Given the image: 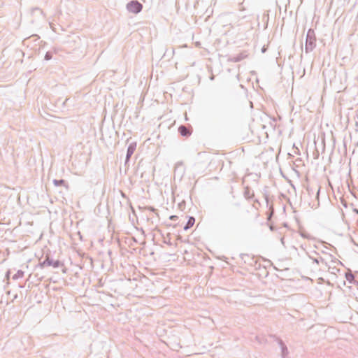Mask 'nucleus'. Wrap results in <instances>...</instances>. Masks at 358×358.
Listing matches in <instances>:
<instances>
[{"label":"nucleus","instance_id":"obj_41","mask_svg":"<svg viewBox=\"0 0 358 358\" xmlns=\"http://www.w3.org/2000/svg\"><path fill=\"white\" fill-rule=\"evenodd\" d=\"M303 45H301V46H300V49H301V51H303Z\"/></svg>","mask_w":358,"mask_h":358},{"label":"nucleus","instance_id":"obj_30","mask_svg":"<svg viewBox=\"0 0 358 358\" xmlns=\"http://www.w3.org/2000/svg\"><path fill=\"white\" fill-rule=\"evenodd\" d=\"M317 194H316V199H318L321 187L319 185H317Z\"/></svg>","mask_w":358,"mask_h":358},{"label":"nucleus","instance_id":"obj_11","mask_svg":"<svg viewBox=\"0 0 358 358\" xmlns=\"http://www.w3.org/2000/svg\"><path fill=\"white\" fill-rule=\"evenodd\" d=\"M317 38L313 29H309L306 33L305 45H315Z\"/></svg>","mask_w":358,"mask_h":358},{"label":"nucleus","instance_id":"obj_28","mask_svg":"<svg viewBox=\"0 0 358 358\" xmlns=\"http://www.w3.org/2000/svg\"><path fill=\"white\" fill-rule=\"evenodd\" d=\"M232 206H234V207H236V208H240L241 204L240 202L236 201V202L233 203Z\"/></svg>","mask_w":358,"mask_h":358},{"label":"nucleus","instance_id":"obj_42","mask_svg":"<svg viewBox=\"0 0 358 358\" xmlns=\"http://www.w3.org/2000/svg\"><path fill=\"white\" fill-rule=\"evenodd\" d=\"M281 242L282 244H284V238H281Z\"/></svg>","mask_w":358,"mask_h":358},{"label":"nucleus","instance_id":"obj_2","mask_svg":"<svg viewBox=\"0 0 358 358\" xmlns=\"http://www.w3.org/2000/svg\"><path fill=\"white\" fill-rule=\"evenodd\" d=\"M143 8V4L138 0H131L126 4L127 11L135 15L141 13Z\"/></svg>","mask_w":358,"mask_h":358},{"label":"nucleus","instance_id":"obj_10","mask_svg":"<svg viewBox=\"0 0 358 358\" xmlns=\"http://www.w3.org/2000/svg\"><path fill=\"white\" fill-rule=\"evenodd\" d=\"M178 133L183 137H189L192 132V126L189 124H181L178 129Z\"/></svg>","mask_w":358,"mask_h":358},{"label":"nucleus","instance_id":"obj_26","mask_svg":"<svg viewBox=\"0 0 358 358\" xmlns=\"http://www.w3.org/2000/svg\"><path fill=\"white\" fill-rule=\"evenodd\" d=\"M163 243L169 245H172V243L171 242L170 239L167 240L166 238H164Z\"/></svg>","mask_w":358,"mask_h":358},{"label":"nucleus","instance_id":"obj_5","mask_svg":"<svg viewBox=\"0 0 358 358\" xmlns=\"http://www.w3.org/2000/svg\"><path fill=\"white\" fill-rule=\"evenodd\" d=\"M274 341L277 342L281 350L282 358H288L289 350L283 341L276 335L270 336Z\"/></svg>","mask_w":358,"mask_h":358},{"label":"nucleus","instance_id":"obj_12","mask_svg":"<svg viewBox=\"0 0 358 358\" xmlns=\"http://www.w3.org/2000/svg\"><path fill=\"white\" fill-rule=\"evenodd\" d=\"M52 182L55 187H64L66 190L69 189V185L64 179H54Z\"/></svg>","mask_w":358,"mask_h":358},{"label":"nucleus","instance_id":"obj_16","mask_svg":"<svg viewBox=\"0 0 358 358\" xmlns=\"http://www.w3.org/2000/svg\"><path fill=\"white\" fill-rule=\"evenodd\" d=\"M309 258L310 259H312V261L313 262V263H315L317 264H319L320 262L322 263L323 264H324L327 267H328L329 268H330V266L328 265L327 262L324 260V259H323L322 257H319V258H315V257H313L310 255H309Z\"/></svg>","mask_w":358,"mask_h":358},{"label":"nucleus","instance_id":"obj_40","mask_svg":"<svg viewBox=\"0 0 358 358\" xmlns=\"http://www.w3.org/2000/svg\"><path fill=\"white\" fill-rule=\"evenodd\" d=\"M334 262H338L339 264H342V263H341V261H339V260H338V259H336V260H335V261H334Z\"/></svg>","mask_w":358,"mask_h":358},{"label":"nucleus","instance_id":"obj_14","mask_svg":"<svg viewBox=\"0 0 358 358\" xmlns=\"http://www.w3.org/2000/svg\"><path fill=\"white\" fill-rule=\"evenodd\" d=\"M194 223H195L194 217L189 216L186 224L183 227L184 230L187 231L188 229H189L190 228H192L193 227Z\"/></svg>","mask_w":358,"mask_h":358},{"label":"nucleus","instance_id":"obj_9","mask_svg":"<svg viewBox=\"0 0 358 358\" xmlns=\"http://www.w3.org/2000/svg\"><path fill=\"white\" fill-rule=\"evenodd\" d=\"M31 15L33 16V19L31 20V22L34 23L36 20H43L44 15L43 10L38 8H33L31 10Z\"/></svg>","mask_w":358,"mask_h":358},{"label":"nucleus","instance_id":"obj_18","mask_svg":"<svg viewBox=\"0 0 358 358\" xmlns=\"http://www.w3.org/2000/svg\"><path fill=\"white\" fill-rule=\"evenodd\" d=\"M24 272L22 270H18L13 275V280H17L22 278L24 276Z\"/></svg>","mask_w":358,"mask_h":358},{"label":"nucleus","instance_id":"obj_46","mask_svg":"<svg viewBox=\"0 0 358 358\" xmlns=\"http://www.w3.org/2000/svg\"><path fill=\"white\" fill-rule=\"evenodd\" d=\"M314 253L317 255H318L319 254L316 252V251H314Z\"/></svg>","mask_w":358,"mask_h":358},{"label":"nucleus","instance_id":"obj_6","mask_svg":"<svg viewBox=\"0 0 358 358\" xmlns=\"http://www.w3.org/2000/svg\"><path fill=\"white\" fill-rule=\"evenodd\" d=\"M159 48V51L160 52H164L162 59H164L166 60H169L171 59L174 55L175 50L173 46H158Z\"/></svg>","mask_w":358,"mask_h":358},{"label":"nucleus","instance_id":"obj_38","mask_svg":"<svg viewBox=\"0 0 358 358\" xmlns=\"http://www.w3.org/2000/svg\"><path fill=\"white\" fill-rule=\"evenodd\" d=\"M281 52H282V50H278V55H279V57H282V56H281Z\"/></svg>","mask_w":358,"mask_h":358},{"label":"nucleus","instance_id":"obj_35","mask_svg":"<svg viewBox=\"0 0 358 358\" xmlns=\"http://www.w3.org/2000/svg\"><path fill=\"white\" fill-rule=\"evenodd\" d=\"M301 236H302V237H303V238H309L307 235H306V234H301Z\"/></svg>","mask_w":358,"mask_h":358},{"label":"nucleus","instance_id":"obj_50","mask_svg":"<svg viewBox=\"0 0 358 358\" xmlns=\"http://www.w3.org/2000/svg\"><path fill=\"white\" fill-rule=\"evenodd\" d=\"M357 285H358V282H357Z\"/></svg>","mask_w":358,"mask_h":358},{"label":"nucleus","instance_id":"obj_19","mask_svg":"<svg viewBox=\"0 0 358 358\" xmlns=\"http://www.w3.org/2000/svg\"><path fill=\"white\" fill-rule=\"evenodd\" d=\"M52 58V52L51 51H47L45 55V60H50Z\"/></svg>","mask_w":358,"mask_h":358},{"label":"nucleus","instance_id":"obj_32","mask_svg":"<svg viewBox=\"0 0 358 358\" xmlns=\"http://www.w3.org/2000/svg\"><path fill=\"white\" fill-rule=\"evenodd\" d=\"M269 229L271 231H274L276 230V227L273 224H269Z\"/></svg>","mask_w":358,"mask_h":358},{"label":"nucleus","instance_id":"obj_48","mask_svg":"<svg viewBox=\"0 0 358 358\" xmlns=\"http://www.w3.org/2000/svg\"><path fill=\"white\" fill-rule=\"evenodd\" d=\"M296 150L298 151V154H299V148H296Z\"/></svg>","mask_w":358,"mask_h":358},{"label":"nucleus","instance_id":"obj_8","mask_svg":"<svg viewBox=\"0 0 358 358\" xmlns=\"http://www.w3.org/2000/svg\"><path fill=\"white\" fill-rule=\"evenodd\" d=\"M136 142H131L128 145L125 157L124 166H127V164L129 162L131 156L133 155L136 149Z\"/></svg>","mask_w":358,"mask_h":358},{"label":"nucleus","instance_id":"obj_27","mask_svg":"<svg viewBox=\"0 0 358 358\" xmlns=\"http://www.w3.org/2000/svg\"><path fill=\"white\" fill-rule=\"evenodd\" d=\"M49 24H50V26L51 29H52L54 31H57V29H56V27H55V24H54L53 22H49Z\"/></svg>","mask_w":358,"mask_h":358},{"label":"nucleus","instance_id":"obj_37","mask_svg":"<svg viewBox=\"0 0 358 358\" xmlns=\"http://www.w3.org/2000/svg\"><path fill=\"white\" fill-rule=\"evenodd\" d=\"M194 45H201V43L199 42V41H196V42L194 43Z\"/></svg>","mask_w":358,"mask_h":358},{"label":"nucleus","instance_id":"obj_13","mask_svg":"<svg viewBox=\"0 0 358 358\" xmlns=\"http://www.w3.org/2000/svg\"><path fill=\"white\" fill-rule=\"evenodd\" d=\"M243 196L247 200H250L253 199L255 196L254 191L251 189L250 187L246 186L244 187Z\"/></svg>","mask_w":358,"mask_h":358},{"label":"nucleus","instance_id":"obj_25","mask_svg":"<svg viewBox=\"0 0 358 358\" xmlns=\"http://www.w3.org/2000/svg\"><path fill=\"white\" fill-rule=\"evenodd\" d=\"M313 157L315 159H317L319 158L320 154H319V151L317 149L313 152Z\"/></svg>","mask_w":358,"mask_h":358},{"label":"nucleus","instance_id":"obj_20","mask_svg":"<svg viewBox=\"0 0 358 358\" xmlns=\"http://www.w3.org/2000/svg\"><path fill=\"white\" fill-rule=\"evenodd\" d=\"M208 72L210 73V76L209 77L210 80H213L215 79V76L213 74V69L211 66H207Z\"/></svg>","mask_w":358,"mask_h":358},{"label":"nucleus","instance_id":"obj_22","mask_svg":"<svg viewBox=\"0 0 358 358\" xmlns=\"http://www.w3.org/2000/svg\"><path fill=\"white\" fill-rule=\"evenodd\" d=\"M200 53L202 56L206 57L209 54V52L207 49L203 48L201 50Z\"/></svg>","mask_w":358,"mask_h":358},{"label":"nucleus","instance_id":"obj_33","mask_svg":"<svg viewBox=\"0 0 358 358\" xmlns=\"http://www.w3.org/2000/svg\"><path fill=\"white\" fill-rule=\"evenodd\" d=\"M185 203L181 202V203H178V207H179V208H180V209H181V210H182V207H184V206H185Z\"/></svg>","mask_w":358,"mask_h":358},{"label":"nucleus","instance_id":"obj_3","mask_svg":"<svg viewBox=\"0 0 358 358\" xmlns=\"http://www.w3.org/2000/svg\"><path fill=\"white\" fill-rule=\"evenodd\" d=\"M250 55V53L248 50H243L241 52L238 54H234V55H228L227 57V62H239L244 59H246Z\"/></svg>","mask_w":358,"mask_h":358},{"label":"nucleus","instance_id":"obj_47","mask_svg":"<svg viewBox=\"0 0 358 358\" xmlns=\"http://www.w3.org/2000/svg\"><path fill=\"white\" fill-rule=\"evenodd\" d=\"M296 150L298 151V154H299V148H296Z\"/></svg>","mask_w":358,"mask_h":358},{"label":"nucleus","instance_id":"obj_39","mask_svg":"<svg viewBox=\"0 0 358 358\" xmlns=\"http://www.w3.org/2000/svg\"><path fill=\"white\" fill-rule=\"evenodd\" d=\"M150 209H151L152 211H155L156 210L154 207H150Z\"/></svg>","mask_w":358,"mask_h":358},{"label":"nucleus","instance_id":"obj_21","mask_svg":"<svg viewBox=\"0 0 358 358\" xmlns=\"http://www.w3.org/2000/svg\"><path fill=\"white\" fill-rule=\"evenodd\" d=\"M306 53L312 52L315 46H304Z\"/></svg>","mask_w":358,"mask_h":358},{"label":"nucleus","instance_id":"obj_1","mask_svg":"<svg viewBox=\"0 0 358 358\" xmlns=\"http://www.w3.org/2000/svg\"><path fill=\"white\" fill-rule=\"evenodd\" d=\"M63 266V263L59 260H55L52 258L50 257L48 255H46L45 259L43 261H40L38 264V267L41 268H43L47 266H52L55 268H59Z\"/></svg>","mask_w":358,"mask_h":358},{"label":"nucleus","instance_id":"obj_45","mask_svg":"<svg viewBox=\"0 0 358 358\" xmlns=\"http://www.w3.org/2000/svg\"><path fill=\"white\" fill-rule=\"evenodd\" d=\"M324 149H325V148H324V145H323V148H322V151H323V152L324 151Z\"/></svg>","mask_w":358,"mask_h":358},{"label":"nucleus","instance_id":"obj_36","mask_svg":"<svg viewBox=\"0 0 358 358\" xmlns=\"http://www.w3.org/2000/svg\"><path fill=\"white\" fill-rule=\"evenodd\" d=\"M232 198H235V195L234 194L233 190L231 189V192Z\"/></svg>","mask_w":358,"mask_h":358},{"label":"nucleus","instance_id":"obj_7","mask_svg":"<svg viewBox=\"0 0 358 358\" xmlns=\"http://www.w3.org/2000/svg\"><path fill=\"white\" fill-rule=\"evenodd\" d=\"M216 117L217 120L224 123L226 121V108L223 103H218L216 107Z\"/></svg>","mask_w":358,"mask_h":358},{"label":"nucleus","instance_id":"obj_44","mask_svg":"<svg viewBox=\"0 0 358 358\" xmlns=\"http://www.w3.org/2000/svg\"><path fill=\"white\" fill-rule=\"evenodd\" d=\"M278 58H279L278 57H276V62H277L278 64Z\"/></svg>","mask_w":358,"mask_h":358},{"label":"nucleus","instance_id":"obj_17","mask_svg":"<svg viewBox=\"0 0 358 358\" xmlns=\"http://www.w3.org/2000/svg\"><path fill=\"white\" fill-rule=\"evenodd\" d=\"M345 276L346 280L350 283H356V284H357L358 282H356L355 280V275L352 273V272L351 271H349L346 272L345 274Z\"/></svg>","mask_w":358,"mask_h":358},{"label":"nucleus","instance_id":"obj_4","mask_svg":"<svg viewBox=\"0 0 358 358\" xmlns=\"http://www.w3.org/2000/svg\"><path fill=\"white\" fill-rule=\"evenodd\" d=\"M267 187L264 188L263 194L266 203V206L268 208V212L267 213V218L269 220L273 216L275 210L273 204H271V199L267 191Z\"/></svg>","mask_w":358,"mask_h":358},{"label":"nucleus","instance_id":"obj_31","mask_svg":"<svg viewBox=\"0 0 358 358\" xmlns=\"http://www.w3.org/2000/svg\"><path fill=\"white\" fill-rule=\"evenodd\" d=\"M178 217L177 215H171L169 217V219L173 221H176V220H178Z\"/></svg>","mask_w":358,"mask_h":358},{"label":"nucleus","instance_id":"obj_34","mask_svg":"<svg viewBox=\"0 0 358 358\" xmlns=\"http://www.w3.org/2000/svg\"><path fill=\"white\" fill-rule=\"evenodd\" d=\"M254 203H255V204H258L259 206H260V202L259 201L258 199H255Z\"/></svg>","mask_w":358,"mask_h":358},{"label":"nucleus","instance_id":"obj_24","mask_svg":"<svg viewBox=\"0 0 358 358\" xmlns=\"http://www.w3.org/2000/svg\"><path fill=\"white\" fill-rule=\"evenodd\" d=\"M61 16H62V13L61 10L57 11L55 15V17L57 18L59 22H61Z\"/></svg>","mask_w":358,"mask_h":358},{"label":"nucleus","instance_id":"obj_15","mask_svg":"<svg viewBox=\"0 0 358 358\" xmlns=\"http://www.w3.org/2000/svg\"><path fill=\"white\" fill-rule=\"evenodd\" d=\"M39 39H40V38L37 34H34L29 38H24L22 43H23V45H26V43H27V45H29V43H31L32 42H36V41H38Z\"/></svg>","mask_w":358,"mask_h":358},{"label":"nucleus","instance_id":"obj_43","mask_svg":"<svg viewBox=\"0 0 358 358\" xmlns=\"http://www.w3.org/2000/svg\"><path fill=\"white\" fill-rule=\"evenodd\" d=\"M243 256L248 257V255H241V257L243 258Z\"/></svg>","mask_w":358,"mask_h":358},{"label":"nucleus","instance_id":"obj_29","mask_svg":"<svg viewBox=\"0 0 358 358\" xmlns=\"http://www.w3.org/2000/svg\"><path fill=\"white\" fill-rule=\"evenodd\" d=\"M268 46H262V48L261 49V52L262 53H265L267 51V50H268Z\"/></svg>","mask_w":358,"mask_h":358},{"label":"nucleus","instance_id":"obj_49","mask_svg":"<svg viewBox=\"0 0 358 358\" xmlns=\"http://www.w3.org/2000/svg\"><path fill=\"white\" fill-rule=\"evenodd\" d=\"M41 42H42V41L38 42L36 45H41Z\"/></svg>","mask_w":358,"mask_h":358},{"label":"nucleus","instance_id":"obj_23","mask_svg":"<svg viewBox=\"0 0 358 358\" xmlns=\"http://www.w3.org/2000/svg\"><path fill=\"white\" fill-rule=\"evenodd\" d=\"M306 191L308 192L309 195L313 194V193H314V188H313V187L308 186L306 187Z\"/></svg>","mask_w":358,"mask_h":358}]
</instances>
